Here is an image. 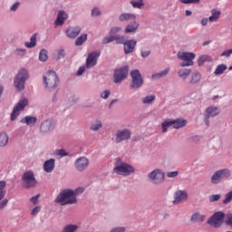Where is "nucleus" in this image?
<instances>
[{
    "label": "nucleus",
    "instance_id": "obj_14",
    "mask_svg": "<svg viewBox=\"0 0 232 232\" xmlns=\"http://www.w3.org/2000/svg\"><path fill=\"white\" fill-rule=\"evenodd\" d=\"M55 130V122L52 119H47L40 123V132L42 135L52 133Z\"/></svg>",
    "mask_w": 232,
    "mask_h": 232
},
{
    "label": "nucleus",
    "instance_id": "obj_25",
    "mask_svg": "<svg viewBox=\"0 0 232 232\" xmlns=\"http://www.w3.org/2000/svg\"><path fill=\"white\" fill-rule=\"evenodd\" d=\"M139 30V22L133 20V23L127 24L124 29V34H133V32H137Z\"/></svg>",
    "mask_w": 232,
    "mask_h": 232
},
{
    "label": "nucleus",
    "instance_id": "obj_18",
    "mask_svg": "<svg viewBox=\"0 0 232 232\" xmlns=\"http://www.w3.org/2000/svg\"><path fill=\"white\" fill-rule=\"evenodd\" d=\"M188 200V192L186 190H177L174 193L173 204H180V202H186Z\"/></svg>",
    "mask_w": 232,
    "mask_h": 232
},
{
    "label": "nucleus",
    "instance_id": "obj_19",
    "mask_svg": "<svg viewBox=\"0 0 232 232\" xmlns=\"http://www.w3.org/2000/svg\"><path fill=\"white\" fill-rule=\"evenodd\" d=\"M135 46H137V41L134 39L125 41L123 44V50L125 55L130 53H133V50H135Z\"/></svg>",
    "mask_w": 232,
    "mask_h": 232
},
{
    "label": "nucleus",
    "instance_id": "obj_50",
    "mask_svg": "<svg viewBox=\"0 0 232 232\" xmlns=\"http://www.w3.org/2000/svg\"><path fill=\"white\" fill-rule=\"evenodd\" d=\"M122 30L121 26H113L110 30V35H115V34H119Z\"/></svg>",
    "mask_w": 232,
    "mask_h": 232
},
{
    "label": "nucleus",
    "instance_id": "obj_20",
    "mask_svg": "<svg viewBox=\"0 0 232 232\" xmlns=\"http://www.w3.org/2000/svg\"><path fill=\"white\" fill-rule=\"evenodd\" d=\"M81 34V26H70L65 30V35L69 39H75Z\"/></svg>",
    "mask_w": 232,
    "mask_h": 232
},
{
    "label": "nucleus",
    "instance_id": "obj_39",
    "mask_svg": "<svg viewBox=\"0 0 232 232\" xmlns=\"http://www.w3.org/2000/svg\"><path fill=\"white\" fill-rule=\"evenodd\" d=\"M211 14H212V15H210L209 17H208V21L210 22V23H215V21L217 20V19H218V17H220V11H218V10H216V9H212V11H211Z\"/></svg>",
    "mask_w": 232,
    "mask_h": 232
},
{
    "label": "nucleus",
    "instance_id": "obj_38",
    "mask_svg": "<svg viewBox=\"0 0 232 232\" xmlns=\"http://www.w3.org/2000/svg\"><path fill=\"white\" fill-rule=\"evenodd\" d=\"M173 126V120H166L164 122L161 123L162 132L166 133L168 131V128H171Z\"/></svg>",
    "mask_w": 232,
    "mask_h": 232
},
{
    "label": "nucleus",
    "instance_id": "obj_63",
    "mask_svg": "<svg viewBox=\"0 0 232 232\" xmlns=\"http://www.w3.org/2000/svg\"><path fill=\"white\" fill-rule=\"evenodd\" d=\"M86 68L84 66H81L79 67L76 75H78V77H81V75H82V73H84Z\"/></svg>",
    "mask_w": 232,
    "mask_h": 232
},
{
    "label": "nucleus",
    "instance_id": "obj_58",
    "mask_svg": "<svg viewBox=\"0 0 232 232\" xmlns=\"http://www.w3.org/2000/svg\"><path fill=\"white\" fill-rule=\"evenodd\" d=\"M74 198H77V195H81V193H84V188L80 187L73 190Z\"/></svg>",
    "mask_w": 232,
    "mask_h": 232
},
{
    "label": "nucleus",
    "instance_id": "obj_1",
    "mask_svg": "<svg viewBox=\"0 0 232 232\" xmlns=\"http://www.w3.org/2000/svg\"><path fill=\"white\" fill-rule=\"evenodd\" d=\"M54 202L55 204H60V206H72L77 204V198H75L73 189L65 188L59 193Z\"/></svg>",
    "mask_w": 232,
    "mask_h": 232
},
{
    "label": "nucleus",
    "instance_id": "obj_8",
    "mask_svg": "<svg viewBox=\"0 0 232 232\" xmlns=\"http://www.w3.org/2000/svg\"><path fill=\"white\" fill-rule=\"evenodd\" d=\"M131 139V130L128 128L118 129L115 132V142L121 144V142H126Z\"/></svg>",
    "mask_w": 232,
    "mask_h": 232
},
{
    "label": "nucleus",
    "instance_id": "obj_48",
    "mask_svg": "<svg viewBox=\"0 0 232 232\" xmlns=\"http://www.w3.org/2000/svg\"><path fill=\"white\" fill-rule=\"evenodd\" d=\"M14 55H17L18 57H23L26 53V49H21V48H16L14 51Z\"/></svg>",
    "mask_w": 232,
    "mask_h": 232
},
{
    "label": "nucleus",
    "instance_id": "obj_12",
    "mask_svg": "<svg viewBox=\"0 0 232 232\" xmlns=\"http://www.w3.org/2000/svg\"><path fill=\"white\" fill-rule=\"evenodd\" d=\"M28 106V100L23 99L20 100L17 104L14 106L12 113H11V121H15L19 115H21V111H24V109Z\"/></svg>",
    "mask_w": 232,
    "mask_h": 232
},
{
    "label": "nucleus",
    "instance_id": "obj_35",
    "mask_svg": "<svg viewBox=\"0 0 232 232\" xmlns=\"http://www.w3.org/2000/svg\"><path fill=\"white\" fill-rule=\"evenodd\" d=\"M88 40V34H82L75 40V46H82Z\"/></svg>",
    "mask_w": 232,
    "mask_h": 232
},
{
    "label": "nucleus",
    "instance_id": "obj_6",
    "mask_svg": "<svg viewBox=\"0 0 232 232\" xmlns=\"http://www.w3.org/2000/svg\"><path fill=\"white\" fill-rule=\"evenodd\" d=\"M22 185L26 189H30V188H35V186H37V179H35L34 171L27 170L22 175Z\"/></svg>",
    "mask_w": 232,
    "mask_h": 232
},
{
    "label": "nucleus",
    "instance_id": "obj_64",
    "mask_svg": "<svg viewBox=\"0 0 232 232\" xmlns=\"http://www.w3.org/2000/svg\"><path fill=\"white\" fill-rule=\"evenodd\" d=\"M190 142H200V136H193L190 138Z\"/></svg>",
    "mask_w": 232,
    "mask_h": 232
},
{
    "label": "nucleus",
    "instance_id": "obj_34",
    "mask_svg": "<svg viewBox=\"0 0 232 232\" xmlns=\"http://www.w3.org/2000/svg\"><path fill=\"white\" fill-rule=\"evenodd\" d=\"M79 226L75 224H68L63 227L62 232H77Z\"/></svg>",
    "mask_w": 232,
    "mask_h": 232
},
{
    "label": "nucleus",
    "instance_id": "obj_31",
    "mask_svg": "<svg viewBox=\"0 0 232 232\" xmlns=\"http://www.w3.org/2000/svg\"><path fill=\"white\" fill-rule=\"evenodd\" d=\"M178 75L180 77V79H183V81H186L189 75H191L190 69H179L178 71Z\"/></svg>",
    "mask_w": 232,
    "mask_h": 232
},
{
    "label": "nucleus",
    "instance_id": "obj_21",
    "mask_svg": "<svg viewBox=\"0 0 232 232\" xmlns=\"http://www.w3.org/2000/svg\"><path fill=\"white\" fill-rule=\"evenodd\" d=\"M68 19V13L64 10H61L58 12L57 18L54 22L55 26H63L64 24V21Z\"/></svg>",
    "mask_w": 232,
    "mask_h": 232
},
{
    "label": "nucleus",
    "instance_id": "obj_15",
    "mask_svg": "<svg viewBox=\"0 0 232 232\" xmlns=\"http://www.w3.org/2000/svg\"><path fill=\"white\" fill-rule=\"evenodd\" d=\"M99 57H101L100 52H92L88 54L86 58V68H93V66H97V61H99Z\"/></svg>",
    "mask_w": 232,
    "mask_h": 232
},
{
    "label": "nucleus",
    "instance_id": "obj_40",
    "mask_svg": "<svg viewBox=\"0 0 232 232\" xmlns=\"http://www.w3.org/2000/svg\"><path fill=\"white\" fill-rule=\"evenodd\" d=\"M39 61L42 63H46L48 61V51L46 49H42L39 53Z\"/></svg>",
    "mask_w": 232,
    "mask_h": 232
},
{
    "label": "nucleus",
    "instance_id": "obj_30",
    "mask_svg": "<svg viewBox=\"0 0 232 232\" xmlns=\"http://www.w3.org/2000/svg\"><path fill=\"white\" fill-rule=\"evenodd\" d=\"M169 73V68H166L165 70L156 72L151 75L152 81H159V79H162V77H166Z\"/></svg>",
    "mask_w": 232,
    "mask_h": 232
},
{
    "label": "nucleus",
    "instance_id": "obj_52",
    "mask_svg": "<svg viewBox=\"0 0 232 232\" xmlns=\"http://www.w3.org/2000/svg\"><path fill=\"white\" fill-rule=\"evenodd\" d=\"M113 35L104 37L102 41V44H110V43H113Z\"/></svg>",
    "mask_w": 232,
    "mask_h": 232
},
{
    "label": "nucleus",
    "instance_id": "obj_23",
    "mask_svg": "<svg viewBox=\"0 0 232 232\" xmlns=\"http://www.w3.org/2000/svg\"><path fill=\"white\" fill-rule=\"evenodd\" d=\"M120 23H128V21H135L137 15L132 13H122L118 17Z\"/></svg>",
    "mask_w": 232,
    "mask_h": 232
},
{
    "label": "nucleus",
    "instance_id": "obj_29",
    "mask_svg": "<svg viewBox=\"0 0 232 232\" xmlns=\"http://www.w3.org/2000/svg\"><path fill=\"white\" fill-rule=\"evenodd\" d=\"M172 122L174 130H179V128H184L188 124V121L184 119L172 120Z\"/></svg>",
    "mask_w": 232,
    "mask_h": 232
},
{
    "label": "nucleus",
    "instance_id": "obj_53",
    "mask_svg": "<svg viewBox=\"0 0 232 232\" xmlns=\"http://www.w3.org/2000/svg\"><path fill=\"white\" fill-rule=\"evenodd\" d=\"M183 5H197L200 3V0H179Z\"/></svg>",
    "mask_w": 232,
    "mask_h": 232
},
{
    "label": "nucleus",
    "instance_id": "obj_61",
    "mask_svg": "<svg viewBox=\"0 0 232 232\" xmlns=\"http://www.w3.org/2000/svg\"><path fill=\"white\" fill-rule=\"evenodd\" d=\"M231 54H232V49L227 50L221 53V57H231Z\"/></svg>",
    "mask_w": 232,
    "mask_h": 232
},
{
    "label": "nucleus",
    "instance_id": "obj_43",
    "mask_svg": "<svg viewBox=\"0 0 232 232\" xmlns=\"http://www.w3.org/2000/svg\"><path fill=\"white\" fill-rule=\"evenodd\" d=\"M101 128H102V122L99 120L91 125L92 131H99Z\"/></svg>",
    "mask_w": 232,
    "mask_h": 232
},
{
    "label": "nucleus",
    "instance_id": "obj_27",
    "mask_svg": "<svg viewBox=\"0 0 232 232\" xmlns=\"http://www.w3.org/2000/svg\"><path fill=\"white\" fill-rule=\"evenodd\" d=\"M9 140L10 138L8 137V133H6V131L0 132V148H6Z\"/></svg>",
    "mask_w": 232,
    "mask_h": 232
},
{
    "label": "nucleus",
    "instance_id": "obj_28",
    "mask_svg": "<svg viewBox=\"0 0 232 232\" xmlns=\"http://www.w3.org/2000/svg\"><path fill=\"white\" fill-rule=\"evenodd\" d=\"M206 220V215L200 214V212H195L192 214L190 221L194 224H197L198 222H204Z\"/></svg>",
    "mask_w": 232,
    "mask_h": 232
},
{
    "label": "nucleus",
    "instance_id": "obj_59",
    "mask_svg": "<svg viewBox=\"0 0 232 232\" xmlns=\"http://www.w3.org/2000/svg\"><path fill=\"white\" fill-rule=\"evenodd\" d=\"M140 55L143 59H146V57H150L151 55V51H140Z\"/></svg>",
    "mask_w": 232,
    "mask_h": 232
},
{
    "label": "nucleus",
    "instance_id": "obj_36",
    "mask_svg": "<svg viewBox=\"0 0 232 232\" xmlns=\"http://www.w3.org/2000/svg\"><path fill=\"white\" fill-rule=\"evenodd\" d=\"M226 70H227V65L221 63L216 67L214 75H222Z\"/></svg>",
    "mask_w": 232,
    "mask_h": 232
},
{
    "label": "nucleus",
    "instance_id": "obj_17",
    "mask_svg": "<svg viewBox=\"0 0 232 232\" xmlns=\"http://www.w3.org/2000/svg\"><path fill=\"white\" fill-rule=\"evenodd\" d=\"M218 115V108L215 106H210L207 108L205 114H204V123L206 126H209V119L211 117H217Z\"/></svg>",
    "mask_w": 232,
    "mask_h": 232
},
{
    "label": "nucleus",
    "instance_id": "obj_2",
    "mask_svg": "<svg viewBox=\"0 0 232 232\" xmlns=\"http://www.w3.org/2000/svg\"><path fill=\"white\" fill-rule=\"evenodd\" d=\"M43 82L45 90L47 92H53L57 86H59V76L57 72L53 71H49L43 75Z\"/></svg>",
    "mask_w": 232,
    "mask_h": 232
},
{
    "label": "nucleus",
    "instance_id": "obj_11",
    "mask_svg": "<svg viewBox=\"0 0 232 232\" xmlns=\"http://www.w3.org/2000/svg\"><path fill=\"white\" fill-rule=\"evenodd\" d=\"M196 54L194 53H178V58L183 61L180 63L182 68H186L188 66H193V60L195 59Z\"/></svg>",
    "mask_w": 232,
    "mask_h": 232
},
{
    "label": "nucleus",
    "instance_id": "obj_37",
    "mask_svg": "<svg viewBox=\"0 0 232 232\" xmlns=\"http://www.w3.org/2000/svg\"><path fill=\"white\" fill-rule=\"evenodd\" d=\"M156 96L155 94L147 95L143 98H141L142 104H153V102L155 101Z\"/></svg>",
    "mask_w": 232,
    "mask_h": 232
},
{
    "label": "nucleus",
    "instance_id": "obj_42",
    "mask_svg": "<svg viewBox=\"0 0 232 232\" xmlns=\"http://www.w3.org/2000/svg\"><path fill=\"white\" fill-rule=\"evenodd\" d=\"M113 40L116 41V44H124L126 43L124 35L115 34L113 35Z\"/></svg>",
    "mask_w": 232,
    "mask_h": 232
},
{
    "label": "nucleus",
    "instance_id": "obj_49",
    "mask_svg": "<svg viewBox=\"0 0 232 232\" xmlns=\"http://www.w3.org/2000/svg\"><path fill=\"white\" fill-rule=\"evenodd\" d=\"M66 57V53L64 52V49H59L57 51V61H61V59H64Z\"/></svg>",
    "mask_w": 232,
    "mask_h": 232
},
{
    "label": "nucleus",
    "instance_id": "obj_41",
    "mask_svg": "<svg viewBox=\"0 0 232 232\" xmlns=\"http://www.w3.org/2000/svg\"><path fill=\"white\" fill-rule=\"evenodd\" d=\"M130 5L134 8H138L139 10H140V8H142V6H144L145 4L144 0H131Z\"/></svg>",
    "mask_w": 232,
    "mask_h": 232
},
{
    "label": "nucleus",
    "instance_id": "obj_33",
    "mask_svg": "<svg viewBox=\"0 0 232 232\" xmlns=\"http://www.w3.org/2000/svg\"><path fill=\"white\" fill-rule=\"evenodd\" d=\"M36 44H37V34H33V35L31 36L30 42H26V43L24 44V46H25L26 48H34V46H36Z\"/></svg>",
    "mask_w": 232,
    "mask_h": 232
},
{
    "label": "nucleus",
    "instance_id": "obj_44",
    "mask_svg": "<svg viewBox=\"0 0 232 232\" xmlns=\"http://www.w3.org/2000/svg\"><path fill=\"white\" fill-rule=\"evenodd\" d=\"M6 187V181L2 180L0 181V200H3L5 198V195L6 192L5 191V188Z\"/></svg>",
    "mask_w": 232,
    "mask_h": 232
},
{
    "label": "nucleus",
    "instance_id": "obj_55",
    "mask_svg": "<svg viewBox=\"0 0 232 232\" xmlns=\"http://www.w3.org/2000/svg\"><path fill=\"white\" fill-rule=\"evenodd\" d=\"M19 6H21V3L15 2L10 6V12H17L19 10Z\"/></svg>",
    "mask_w": 232,
    "mask_h": 232
},
{
    "label": "nucleus",
    "instance_id": "obj_46",
    "mask_svg": "<svg viewBox=\"0 0 232 232\" xmlns=\"http://www.w3.org/2000/svg\"><path fill=\"white\" fill-rule=\"evenodd\" d=\"M102 14V12L101 11V8H99V7H93L91 11L92 17H99V15H101Z\"/></svg>",
    "mask_w": 232,
    "mask_h": 232
},
{
    "label": "nucleus",
    "instance_id": "obj_45",
    "mask_svg": "<svg viewBox=\"0 0 232 232\" xmlns=\"http://www.w3.org/2000/svg\"><path fill=\"white\" fill-rule=\"evenodd\" d=\"M54 155H56V157H60V159H63V157H68V152H66L64 149H60L54 150Z\"/></svg>",
    "mask_w": 232,
    "mask_h": 232
},
{
    "label": "nucleus",
    "instance_id": "obj_9",
    "mask_svg": "<svg viewBox=\"0 0 232 232\" xmlns=\"http://www.w3.org/2000/svg\"><path fill=\"white\" fill-rule=\"evenodd\" d=\"M130 72V66L125 65L114 70L113 81L115 84H121L128 77V72Z\"/></svg>",
    "mask_w": 232,
    "mask_h": 232
},
{
    "label": "nucleus",
    "instance_id": "obj_56",
    "mask_svg": "<svg viewBox=\"0 0 232 232\" xmlns=\"http://www.w3.org/2000/svg\"><path fill=\"white\" fill-rule=\"evenodd\" d=\"M111 93V92H110V90H104L101 93V98L106 100V99H108L110 97Z\"/></svg>",
    "mask_w": 232,
    "mask_h": 232
},
{
    "label": "nucleus",
    "instance_id": "obj_3",
    "mask_svg": "<svg viewBox=\"0 0 232 232\" xmlns=\"http://www.w3.org/2000/svg\"><path fill=\"white\" fill-rule=\"evenodd\" d=\"M113 173H116V175L128 177L131 175V173H135V168L126 162H122V160H121V158H117L116 164L113 169Z\"/></svg>",
    "mask_w": 232,
    "mask_h": 232
},
{
    "label": "nucleus",
    "instance_id": "obj_22",
    "mask_svg": "<svg viewBox=\"0 0 232 232\" xmlns=\"http://www.w3.org/2000/svg\"><path fill=\"white\" fill-rule=\"evenodd\" d=\"M20 122L22 124H25L26 126H29V128H34V126H35V124L37 123V117L25 116L20 121Z\"/></svg>",
    "mask_w": 232,
    "mask_h": 232
},
{
    "label": "nucleus",
    "instance_id": "obj_62",
    "mask_svg": "<svg viewBox=\"0 0 232 232\" xmlns=\"http://www.w3.org/2000/svg\"><path fill=\"white\" fill-rule=\"evenodd\" d=\"M41 211V207H35L34 208H33L31 215L33 217L37 216V214Z\"/></svg>",
    "mask_w": 232,
    "mask_h": 232
},
{
    "label": "nucleus",
    "instance_id": "obj_10",
    "mask_svg": "<svg viewBox=\"0 0 232 232\" xmlns=\"http://www.w3.org/2000/svg\"><path fill=\"white\" fill-rule=\"evenodd\" d=\"M231 177V170L229 169H223L216 171L211 177L212 184H220L224 179Z\"/></svg>",
    "mask_w": 232,
    "mask_h": 232
},
{
    "label": "nucleus",
    "instance_id": "obj_32",
    "mask_svg": "<svg viewBox=\"0 0 232 232\" xmlns=\"http://www.w3.org/2000/svg\"><path fill=\"white\" fill-rule=\"evenodd\" d=\"M213 61V59H211V56L208 55V54H203L201 56H199L198 60V66H203V64L205 63H211Z\"/></svg>",
    "mask_w": 232,
    "mask_h": 232
},
{
    "label": "nucleus",
    "instance_id": "obj_54",
    "mask_svg": "<svg viewBox=\"0 0 232 232\" xmlns=\"http://www.w3.org/2000/svg\"><path fill=\"white\" fill-rule=\"evenodd\" d=\"M222 196L220 194H214L209 197V202H218Z\"/></svg>",
    "mask_w": 232,
    "mask_h": 232
},
{
    "label": "nucleus",
    "instance_id": "obj_16",
    "mask_svg": "<svg viewBox=\"0 0 232 232\" xmlns=\"http://www.w3.org/2000/svg\"><path fill=\"white\" fill-rule=\"evenodd\" d=\"M90 166V160L86 157H80L74 161V168L80 172L85 171Z\"/></svg>",
    "mask_w": 232,
    "mask_h": 232
},
{
    "label": "nucleus",
    "instance_id": "obj_7",
    "mask_svg": "<svg viewBox=\"0 0 232 232\" xmlns=\"http://www.w3.org/2000/svg\"><path fill=\"white\" fill-rule=\"evenodd\" d=\"M131 82L130 85V90H139V88H142L144 84V80L142 79V74H140V71L133 70L130 72Z\"/></svg>",
    "mask_w": 232,
    "mask_h": 232
},
{
    "label": "nucleus",
    "instance_id": "obj_24",
    "mask_svg": "<svg viewBox=\"0 0 232 232\" xmlns=\"http://www.w3.org/2000/svg\"><path fill=\"white\" fill-rule=\"evenodd\" d=\"M55 169V159H50L44 163V171L45 173H52Z\"/></svg>",
    "mask_w": 232,
    "mask_h": 232
},
{
    "label": "nucleus",
    "instance_id": "obj_13",
    "mask_svg": "<svg viewBox=\"0 0 232 232\" xmlns=\"http://www.w3.org/2000/svg\"><path fill=\"white\" fill-rule=\"evenodd\" d=\"M225 218L226 214L224 212L218 211L209 218L208 224H209V226H213L214 227H220V226H222V220H224Z\"/></svg>",
    "mask_w": 232,
    "mask_h": 232
},
{
    "label": "nucleus",
    "instance_id": "obj_60",
    "mask_svg": "<svg viewBox=\"0 0 232 232\" xmlns=\"http://www.w3.org/2000/svg\"><path fill=\"white\" fill-rule=\"evenodd\" d=\"M124 231H126V227H114V228L111 229L110 232H124Z\"/></svg>",
    "mask_w": 232,
    "mask_h": 232
},
{
    "label": "nucleus",
    "instance_id": "obj_26",
    "mask_svg": "<svg viewBox=\"0 0 232 232\" xmlns=\"http://www.w3.org/2000/svg\"><path fill=\"white\" fill-rule=\"evenodd\" d=\"M201 79L202 74H200L198 71H195L192 73H190L189 84H198Z\"/></svg>",
    "mask_w": 232,
    "mask_h": 232
},
{
    "label": "nucleus",
    "instance_id": "obj_4",
    "mask_svg": "<svg viewBox=\"0 0 232 232\" xmlns=\"http://www.w3.org/2000/svg\"><path fill=\"white\" fill-rule=\"evenodd\" d=\"M30 79V72L26 68H22L18 71L16 77L14 78V86L18 92H23L26 80Z\"/></svg>",
    "mask_w": 232,
    "mask_h": 232
},
{
    "label": "nucleus",
    "instance_id": "obj_5",
    "mask_svg": "<svg viewBox=\"0 0 232 232\" xmlns=\"http://www.w3.org/2000/svg\"><path fill=\"white\" fill-rule=\"evenodd\" d=\"M147 177L150 182L154 186H160L161 184H164V180H166V175L162 169H160L152 170L147 175Z\"/></svg>",
    "mask_w": 232,
    "mask_h": 232
},
{
    "label": "nucleus",
    "instance_id": "obj_51",
    "mask_svg": "<svg viewBox=\"0 0 232 232\" xmlns=\"http://www.w3.org/2000/svg\"><path fill=\"white\" fill-rule=\"evenodd\" d=\"M226 221L225 223L227 224V226H228L229 227H232V213H228L226 215Z\"/></svg>",
    "mask_w": 232,
    "mask_h": 232
},
{
    "label": "nucleus",
    "instance_id": "obj_57",
    "mask_svg": "<svg viewBox=\"0 0 232 232\" xmlns=\"http://www.w3.org/2000/svg\"><path fill=\"white\" fill-rule=\"evenodd\" d=\"M167 177H168V179H175V178L179 177V171L175 170V171L168 172Z\"/></svg>",
    "mask_w": 232,
    "mask_h": 232
},
{
    "label": "nucleus",
    "instance_id": "obj_47",
    "mask_svg": "<svg viewBox=\"0 0 232 232\" xmlns=\"http://www.w3.org/2000/svg\"><path fill=\"white\" fill-rule=\"evenodd\" d=\"M230 202H232V190H230L225 195V199L223 200V204L227 205Z\"/></svg>",
    "mask_w": 232,
    "mask_h": 232
}]
</instances>
